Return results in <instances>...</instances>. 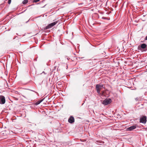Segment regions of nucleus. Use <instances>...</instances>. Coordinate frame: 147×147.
<instances>
[{"label":"nucleus","instance_id":"nucleus-1","mask_svg":"<svg viewBox=\"0 0 147 147\" xmlns=\"http://www.w3.org/2000/svg\"><path fill=\"white\" fill-rule=\"evenodd\" d=\"M147 47V45L144 43L141 44V45H139L138 47V49L142 52L146 51V49Z\"/></svg>","mask_w":147,"mask_h":147},{"label":"nucleus","instance_id":"nucleus-2","mask_svg":"<svg viewBox=\"0 0 147 147\" xmlns=\"http://www.w3.org/2000/svg\"><path fill=\"white\" fill-rule=\"evenodd\" d=\"M104 85L102 84H97L96 86V90L98 94L99 95L101 94L100 91L102 88H104Z\"/></svg>","mask_w":147,"mask_h":147},{"label":"nucleus","instance_id":"nucleus-3","mask_svg":"<svg viewBox=\"0 0 147 147\" xmlns=\"http://www.w3.org/2000/svg\"><path fill=\"white\" fill-rule=\"evenodd\" d=\"M57 22V21H56L49 24L45 28L46 29L50 28L56 25Z\"/></svg>","mask_w":147,"mask_h":147},{"label":"nucleus","instance_id":"nucleus-4","mask_svg":"<svg viewBox=\"0 0 147 147\" xmlns=\"http://www.w3.org/2000/svg\"><path fill=\"white\" fill-rule=\"evenodd\" d=\"M111 102V99H106L104 100L102 102V104L105 105H107L110 104Z\"/></svg>","mask_w":147,"mask_h":147},{"label":"nucleus","instance_id":"nucleus-5","mask_svg":"<svg viewBox=\"0 0 147 147\" xmlns=\"http://www.w3.org/2000/svg\"><path fill=\"white\" fill-rule=\"evenodd\" d=\"M146 117L143 116L140 119V122L143 123H146Z\"/></svg>","mask_w":147,"mask_h":147},{"label":"nucleus","instance_id":"nucleus-6","mask_svg":"<svg viewBox=\"0 0 147 147\" xmlns=\"http://www.w3.org/2000/svg\"><path fill=\"white\" fill-rule=\"evenodd\" d=\"M5 102V97L3 96H0V104H4Z\"/></svg>","mask_w":147,"mask_h":147},{"label":"nucleus","instance_id":"nucleus-7","mask_svg":"<svg viewBox=\"0 0 147 147\" xmlns=\"http://www.w3.org/2000/svg\"><path fill=\"white\" fill-rule=\"evenodd\" d=\"M136 127V125H132L126 129V131H131L135 129Z\"/></svg>","mask_w":147,"mask_h":147},{"label":"nucleus","instance_id":"nucleus-8","mask_svg":"<svg viewBox=\"0 0 147 147\" xmlns=\"http://www.w3.org/2000/svg\"><path fill=\"white\" fill-rule=\"evenodd\" d=\"M68 121L69 123H72L74 122V119L73 116H70V118L69 119Z\"/></svg>","mask_w":147,"mask_h":147},{"label":"nucleus","instance_id":"nucleus-9","mask_svg":"<svg viewBox=\"0 0 147 147\" xmlns=\"http://www.w3.org/2000/svg\"><path fill=\"white\" fill-rule=\"evenodd\" d=\"M44 100V99H42L40 100H38L36 102L34 103V104L36 105H37L40 104L41 102H42Z\"/></svg>","mask_w":147,"mask_h":147},{"label":"nucleus","instance_id":"nucleus-10","mask_svg":"<svg viewBox=\"0 0 147 147\" xmlns=\"http://www.w3.org/2000/svg\"><path fill=\"white\" fill-rule=\"evenodd\" d=\"M28 2V1L27 0H24L22 2V3L24 4H26Z\"/></svg>","mask_w":147,"mask_h":147},{"label":"nucleus","instance_id":"nucleus-11","mask_svg":"<svg viewBox=\"0 0 147 147\" xmlns=\"http://www.w3.org/2000/svg\"><path fill=\"white\" fill-rule=\"evenodd\" d=\"M135 100L137 101H138L139 100V98H138V97H137L136 98H135Z\"/></svg>","mask_w":147,"mask_h":147},{"label":"nucleus","instance_id":"nucleus-12","mask_svg":"<svg viewBox=\"0 0 147 147\" xmlns=\"http://www.w3.org/2000/svg\"><path fill=\"white\" fill-rule=\"evenodd\" d=\"M11 0H8V3L9 4H10L11 3Z\"/></svg>","mask_w":147,"mask_h":147},{"label":"nucleus","instance_id":"nucleus-13","mask_svg":"<svg viewBox=\"0 0 147 147\" xmlns=\"http://www.w3.org/2000/svg\"><path fill=\"white\" fill-rule=\"evenodd\" d=\"M34 2H36L39 1V0H34Z\"/></svg>","mask_w":147,"mask_h":147},{"label":"nucleus","instance_id":"nucleus-14","mask_svg":"<svg viewBox=\"0 0 147 147\" xmlns=\"http://www.w3.org/2000/svg\"><path fill=\"white\" fill-rule=\"evenodd\" d=\"M101 92H102V95H103L104 94V93H105V91H102Z\"/></svg>","mask_w":147,"mask_h":147},{"label":"nucleus","instance_id":"nucleus-15","mask_svg":"<svg viewBox=\"0 0 147 147\" xmlns=\"http://www.w3.org/2000/svg\"><path fill=\"white\" fill-rule=\"evenodd\" d=\"M145 40H147V36H146V38H145Z\"/></svg>","mask_w":147,"mask_h":147}]
</instances>
